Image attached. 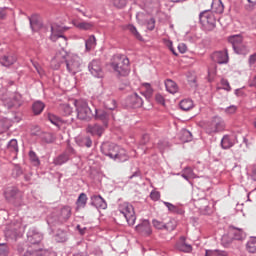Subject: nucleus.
<instances>
[{"mask_svg": "<svg viewBox=\"0 0 256 256\" xmlns=\"http://www.w3.org/2000/svg\"><path fill=\"white\" fill-rule=\"evenodd\" d=\"M100 151L102 155L112 159L113 161H117L118 163H125V161H129V154H127V150L125 148H121V146L104 142L100 147Z\"/></svg>", "mask_w": 256, "mask_h": 256, "instance_id": "f257e3e1", "label": "nucleus"}, {"mask_svg": "<svg viewBox=\"0 0 256 256\" xmlns=\"http://www.w3.org/2000/svg\"><path fill=\"white\" fill-rule=\"evenodd\" d=\"M110 67L118 77L129 75V58L122 54H116L111 58Z\"/></svg>", "mask_w": 256, "mask_h": 256, "instance_id": "f03ea898", "label": "nucleus"}, {"mask_svg": "<svg viewBox=\"0 0 256 256\" xmlns=\"http://www.w3.org/2000/svg\"><path fill=\"white\" fill-rule=\"evenodd\" d=\"M4 199L14 207L23 205V192L16 186H8L4 189Z\"/></svg>", "mask_w": 256, "mask_h": 256, "instance_id": "7ed1b4c3", "label": "nucleus"}, {"mask_svg": "<svg viewBox=\"0 0 256 256\" xmlns=\"http://www.w3.org/2000/svg\"><path fill=\"white\" fill-rule=\"evenodd\" d=\"M74 106L76 107L77 118L80 121H91L93 119V111L89 107L87 100H74Z\"/></svg>", "mask_w": 256, "mask_h": 256, "instance_id": "20e7f679", "label": "nucleus"}, {"mask_svg": "<svg viewBox=\"0 0 256 256\" xmlns=\"http://www.w3.org/2000/svg\"><path fill=\"white\" fill-rule=\"evenodd\" d=\"M228 42L232 44L233 51L236 55H249V46L243 42V36L233 35L228 38Z\"/></svg>", "mask_w": 256, "mask_h": 256, "instance_id": "39448f33", "label": "nucleus"}, {"mask_svg": "<svg viewBox=\"0 0 256 256\" xmlns=\"http://www.w3.org/2000/svg\"><path fill=\"white\" fill-rule=\"evenodd\" d=\"M118 211L125 217L128 225L133 227L135 221H137V216L135 215V208L129 202H123L119 204Z\"/></svg>", "mask_w": 256, "mask_h": 256, "instance_id": "423d86ee", "label": "nucleus"}, {"mask_svg": "<svg viewBox=\"0 0 256 256\" xmlns=\"http://www.w3.org/2000/svg\"><path fill=\"white\" fill-rule=\"evenodd\" d=\"M200 23L204 31H213L217 27V19L211 10H205L199 15Z\"/></svg>", "mask_w": 256, "mask_h": 256, "instance_id": "0eeeda50", "label": "nucleus"}, {"mask_svg": "<svg viewBox=\"0 0 256 256\" xmlns=\"http://www.w3.org/2000/svg\"><path fill=\"white\" fill-rule=\"evenodd\" d=\"M205 131L208 135H215V133H221L225 131V122L221 117H214L210 122L206 124Z\"/></svg>", "mask_w": 256, "mask_h": 256, "instance_id": "6e6552de", "label": "nucleus"}, {"mask_svg": "<svg viewBox=\"0 0 256 256\" xmlns=\"http://www.w3.org/2000/svg\"><path fill=\"white\" fill-rule=\"evenodd\" d=\"M70 55L71 54L65 51L63 48L58 50L50 62L51 68L56 71L60 69L62 63H67Z\"/></svg>", "mask_w": 256, "mask_h": 256, "instance_id": "1a4fd4ad", "label": "nucleus"}, {"mask_svg": "<svg viewBox=\"0 0 256 256\" xmlns=\"http://www.w3.org/2000/svg\"><path fill=\"white\" fill-rule=\"evenodd\" d=\"M81 63V57L76 54H70L68 56V60H66L67 71L72 73V75L79 73V70L81 69Z\"/></svg>", "mask_w": 256, "mask_h": 256, "instance_id": "9d476101", "label": "nucleus"}, {"mask_svg": "<svg viewBox=\"0 0 256 256\" xmlns=\"http://www.w3.org/2000/svg\"><path fill=\"white\" fill-rule=\"evenodd\" d=\"M88 71L97 79H103L105 77V71H103V65L101 60L94 59L88 64Z\"/></svg>", "mask_w": 256, "mask_h": 256, "instance_id": "9b49d317", "label": "nucleus"}, {"mask_svg": "<svg viewBox=\"0 0 256 256\" xmlns=\"http://www.w3.org/2000/svg\"><path fill=\"white\" fill-rule=\"evenodd\" d=\"M111 116L112 114L104 109L95 108L93 113V119H95V121H101L104 127L109 125V119H111Z\"/></svg>", "mask_w": 256, "mask_h": 256, "instance_id": "f8f14e48", "label": "nucleus"}, {"mask_svg": "<svg viewBox=\"0 0 256 256\" xmlns=\"http://www.w3.org/2000/svg\"><path fill=\"white\" fill-rule=\"evenodd\" d=\"M125 105L132 109H139V107H143V98L137 93H132L125 99Z\"/></svg>", "mask_w": 256, "mask_h": 256, "instance_id": "ddd939ff", "label": "nucleus"}, {"mask_svg": "<svg viewBox=\"0 0 256 256\" xmlns=\"http://www.w3.org/2000/svg\"><path fill=\"white\" fill-rule=\"evenodd\" d=\"M23 105V96L19 93H14L9 96V100L6 101V107L8 109H19Z\"/></svg>", "mask_w": 256, "mask_h": 256, "instance_id": "4468645a", "label": "nucleus"}, {"mask_svg": "<svg viewBox=\"0 0 256 256\" xmlns=\"http://www.w3.org/2000/svg\"><path fill=\"white\" fill-rule=\"evenodd\" d=\"M27 239H28V243H30V246L39 247V244L43 240V235L37 232L35 228H31L27 233Z\"/></svg>", "mask_w": 256, "mask_h": 256, "instance_id": "2eb2a0df", "label": "nucleus"}, {"mask_svg": "<svg viewBox=\"0 0 256 256\" xmlns=\"http://www.w3.org/2000/svg\"><path fill=\"white\" fill-rule=\"evenodd\" d=\"M228 231L230 232V235L232 236L234 241H245V239L247 238V234L243 229L235 227L233 225H230L228 227Z\"/></svg>", "mask_w": 256, "mask_h": 256, "instance_id": "dca6fc26", "label": "nucleus"}, {"mask_svg": "<svg viewBox=\"0 0 256 256\" xmlns=\"http://www.w3.org/2000/svg\"><path fill=\"white\" fill-rule=\"evenodd\" d=\"M51 41H57V39H63L65 43H67V38L63 35V27L52 24L51 25V35H50Z\"/></svg>", "mask_w": 256, "mask_h": 256, "instance_id": "f3484780", "label": "nucleus"}, {"mask_svg": "<svg viewBox=\"0 0 256 256\" xmlns=\"http://www.w3.org/2000/svg\"><path fill=\"white\" fill-rule=\"evenodd\" d=\"M137 233L140 235H143L144 237H149L151 233H153V230L151 229V223L149 220H144L142 223L138 224L135 227Z\"/></svg>", "mask_w": 256, "mask_h": 256, "instance_id": "a211bd4d", "label": "nucleus"}, {"mask_svg": "<svg viewBox=\"0 0 256 256\" xmlns=\"http://www.w3.org/2000/svg\"><path fill=\"white\" fill-rule=\"evenodd\" d=\"M71 218V208L69 206L62 207L57 213L58 223H67Z\"/></svg>", "mask_w": 256, "mask_h": 256, "instance_id": "6ab92c4d", "label": "nucleus"}, {"mask_svg": "<svg viewBox=\"0 0 256 256\" xmlns=\"http://www.w3.org/2000/svg\"><path fill=\"white\" fill-rule=\"evenodd\" d=\"M212 59L219 65L229 63V52H227V50L215 52L212 55Z\"/></svg>", "mask_w": 256, "mask_h": 256, "instance_id": "aec40b11", "label": "nucleus"}, {"mask_svg": "<svg viewBox=\"0 0 256 256\" xmlns=\"http://www.w3.org/2000/svg\"><path fill=\"white\" fill-rule=\"evenodd\" d=\"M90 201V205L96 207V209H105L107 207V202L101 195H92Z\"/></svg>", "mask_w": 256, "mask_h": 256, "instance_id": "412c9836", "label": "nucleus"}, {"mask_svg": "<svg viewBox=\"0 0 256 256\" xmlns=\"http://www.w3.org/2000/svg\"><path fill=\"white\" fill-rule=\"evenodd\" d=\"M105 126H101L99 124H90L87 126L86 131L87 133H91L93 136L101 137L105 132Z\"/></svg>", "mask_w": 256, "mask_h": 256, "instance_id": "4be33fe9", "label": "nucleus"}, {"mask_svg": "<svg viewBox=\"0 0 256 256\" xmlns=\"http://www.w3.org/2000/svg\"><path fill=\"white\" fill-rule=\"evenodd\" d=\"M17 62V56L15 54H5L4 56L0 57V64L3 67H11Z\"/></svg>", "mask_w": 256, "mask_h": 256, "instance_id": "5701e85b", "label": "nucleus"}, {"mask_svg": "<svg viewBox=\"0 0 256 256\" xmlns=\"http://www.w3.org/2000/svg\"><path fill=\"white\" fill-rule=\"evenodd\" d=\"M176 249L182 251V253H191V251H193L191 244L185 242V236L180 237L179 241L176 243Z\"/></svg>", "mask_w": 256, "mask_h": 256, "instance_id": "b1692460", "label": "nucleus"}, {"mask_svg": "<svg viewBox=\"0 0 256 256\" xmlns=\"http://www.w3.org/2000/svg\"><path fill=\"white\" fill-rule=\"evenodd\" d=\"M23 256H43V249L39 246H29Z\"/></svg>", "mask_w": 256, "mask_h": 256, "instance_id": "393cba45", "label": "nucleus"}, {"mask_svg": "<svg viewBox=\"0 0 256 256\" xmlns=\"http://www.w3.org/2000/svg\"><path fill=\"white\" fill-rule=\"evenodd\" d=\"M67 231L58 229L54 234V240L56 243H65L67 241Z\"/></svg>", "mask_w": 256, "mask_h": 256, "instance_id": "a878e982", "label": "nucleus"}, {"mask_svg": "<svg viewBox=\"0 0 256 256\" xmlns=\"http://www.w3.org/2000/svg\"><path fill=\"white\" fill-rule=\"evenodd\" d=\"M87 201H88L87 194L81 193L78 196V199L76 201L77 211H79V209H85V207H87Z\"/></svg>", "mask_w": 256, "mask_h": 256, "instance_id": "bb28decb", "label": "nucleus"}, {"mask_svg": "<svg viewBox=\"0 0 256 256\" xmlns=\"http://www.w3.org/2000/svg\"><path fill=\"white\" fill-rule=\"evenodd\" d=\"M76 143L79 145V147H87L88 149L93 147V140H91V137L89 136H84L77 139Z\"/></svg>", "mask_w": 256, "mask_h": 256, "instance_id": "cd10ccee", "label": "nucleus"}, {"mask_svg": "<svg viewBox=\"0 0 256 256\" xmlns=\"http://www.w3.org/2000/svg\"><path fill=\"white\" fill-rule=\"evenodd\" d=\"M74 27H77V29H80L81 31H89L90 29H93V24L89 22H79L77 20L73 21Z\"/></svg>", "mask_w": 256, "mask_h": 256, "instance_id": "c85d7f7f", "label": "nucleus"}, {"mask_svg": "<svg viewBox=\"0 0 256 256\" xmlns=\"http://www.w3.org/2000/svg\"><path fill=\"white\" fill-rule=\"evenodd\" d=\"M233 243H235V240L228 230V233L224 234L221 238V245H223L224 247L227 248V247L232 246Z\"/></svg>", "mask_w": 256, "mask_h": 256, "instance_id": "c756f323", "label": "nucleus"}, {"mask_svg": "<svg viewBox=\"0 0 256 256\" xmlns=\"http://www.w3.org/2000/svg\"><path fill=\"white\" fill-rule=\"evenodd\" d=\"M165 87L168 93H171L172 95H175L177 91H179V87L177 86V83H175L173 80H166Z\"/></svg>", "mask_w": 256, "mask_h": 256, "instance_id": "7c9ffc66", "label": "nucleus"}, {"mask_svg": "<svg viewBox=\"0 0 256 256\" xmlns=\"http://www.w3.org/2000/svg\"><path fill=\"white\" fill-rule=\"evenodd\" d=\"M47 119L48 121H50V123H52V125H55L56 127H58V129H60L61 125H63V120H61V118L55 114L48 113Z\"/></svg>", "mask_w": 256, "mask_h": 256, "instance_id": "2f4dec72", "label": "nucleus"}, {"mask_svg": "<svg viewBox=\"0 0 256 256\" xmlns=\"http://www.w3.org/2000/svg\"><path fill=\"white\" fill-rule=\"evenodd\" d=\"M67 161H69V155H67V153H62L59 156H57L56 158H54L53 160V164L56 166H61V165H65V163H67Z\"/></svg>", "mask_w": 256, "mask_h": 256, "instance_id": "473e14b6", "label": "nucleus"}, {"mask_svg": "<svg viewBox=\"0 0 256 256\" xmlns=\"http://www.w3.org/2000/svg\"><path fill=\"white\" fill-rule=\"evenodd\" d=\"M7 150L10 151L13 155L19 153V145L17 144V139H12L7 144Z\"/></svg>", "mask_w": 256, "mask_h": 256, "instance_id": "72a5a7b5", "label": "nucleus"}, {"mask_svg": "<svg viewBox=\"0 0 256 256\" xmlns=\"http://www.w3.org/2000/svg\"><path fill=\"white\" fill-rule=\"evenodd\" d=\"M43 109H45V103L41 101H36L32 105L34 115H41V113H43Z\"/></svg>", "mask_w": 256, "mask_h": 256, "instance_id": "f704fd0d", "label": "nucleus"}, {"mask_svg": "<svg viewBox=\"0 0 256 256\" xmlns=\"http://www.w3.org/2000/svg\"><path fill=\"white\" fill-rule=\"evenodd\" d=\"M86 51H93L97 47V39L95 35L90 36L85 42Z\"/></svg>", "mask_w": 256, "mask_h": 256, "instance_id": "c9c22d12", "label": "nucleus"}, {"mask_svg": "<svg viewBox=\"0 0 256 256\" xmlns=\"http://www.w3.org/2000/svg\"><path fill=\"white\" fill-rule=\"evenodd\" d=\"M30 27L32 31H39L43 27V24L37 19V16H32L29 18Z\"/></svg>", "mask_w": 256, "mask_h": 256, "instance_id": "e433bc0d", "label": "nucleus"}, {"mask_svg": "<svg viewBox=\"0 0 256 256\" xmlns=\"http://www.w3.org/2000/svg\"><path fill=\"white\" fill-rule=\"evenodd\" d=\"M129 0H110V5L115 9H125Z\"/></svg>", "mask_w": 256, "mask_h": 256, "instance_id": "4c0bfd02", "label": "nucleus"}, {"mask_svg": "<svg viewBox=\"0 0 256 256\" xmlns=\"http://www.w3.org/2000/svg\"><path fill=\"white\" fill-rule=\"evenodd\" d=\"M104 107L108 111H115L117 109V101L113 98H108L104 101Z\"/></svg>", "mask_w": 256, "mask_h": 256, "instance_id": "58836bf2", "label": "nucleus"}, {"mask_svg": "<svg viewBox=\"0 0 256 256\" xmlns=\"http://www.w3.org/2000/svg\"><path fill=\"white\" fill-rule=\"evenodd\" d=\"M221 147L222 149H231L233 147V140L229 135H224L221 140Z\"/></svg>", "mask_w": 256, "mask_h": 256, "instance_id": "ea45409f", "label": "nucleus"}, {"mask_svg": "<svg viewBox=\"0 0 256 256\" xmlns=\"http://www.w3.org/2000/svg\"><path fill=\"white\" fill-rule=\"evenodd\" d=\"M212 9L215 11V13L221 14L223 11H225V6L223 5V2L221 0H215L212 3Z\"/></svg>", "mask_w": 256, "mask_h": 256, "instance_id": "a19ab883", "label": "nucleus"}, {"mask_svg": "<svg viewBox=\"0 0 256 256\" xmlns=\"http://www.w3.org/2000/svg\"><path fill=\"white\" fill-rule=\"evenodd\" d=\"M11 127V120L0 118V134L5 133Z\"/></svg>", "mask_w": 256, "mask_h": 256, "instance_id": "79ce46f5", "label": "nucleus"}, {"mask_svg": "<svg viewBox=\"0 0 256 256\" xmlns=\"http://www.w3.org/2000/svg\"><path fill=\"white\" fill-rule=\"evenodd\" d=\"M229 256V253L225 250H206L205 256Z\"/></svg>", "mask_w": 256, "mask_h": 256, "instance_id": "37998d69", "label": "nucleus"}, {"mask_svg": "<svg viewBox=\"0 0 256 256\" xmlns=\"http://www.w3.org/2000/svg\"><path fill=\"white\" fill-rule=\"evenodd\" d=\"M180 109L182 111H189L193 109V100L191 99H184L180 102Z\"/></svg>", "mask_w": 256, "mask_h": 256, "instance_id": "c03bdc74", "label": "nucleus"}, {"mask_svg": "<svg viewBox=\"0 0 256 256\" xmlns=\"http://www.w3.org/2000/svg\"><path fill=\"white\" fill-rule=\"evenodd\" d=\"M11 93L6 88H0V101L7 107V101H9Z\"/></svg>", "mask_w": 256, "mask_h": 256, "instance_id": "a18cd8bd", "label": "nucleus"}, {"mask_svg": "<svg viewBox=\"0 0 256 256\" xmlns=\"http://www.w3.org/2000/svg\"><path fill=\"white\" fill-rule=\"evenodd\" d=\"M144 87V92H142V95L146 98V99H151V97L153 96V88L151 87V84L149 83H144L143 84Z\"/></svg>", "mask_w": 256, "mask_h": 256, "instance_id": "49530a36", "label": "nucleus"}, {"mask_svg": "<svg viewBox=\"0 0 256 256\" xmlns=\"http://www.w3.org/2000/svg\"><path fill=\"white\" fill-rule=\"evenodd\" d=\"M29 159L35 167H39L41 165V160H39V156H37V153H35V151L33 150L29 152Z\"/></svg>", "mask_w": 256, "mask_h": 256, "instance_id": "de8ad7c7", "label": "nucleus"}, {"mask_svg": "<svg viewBox=\"0 0 256 256\" xmlns=\"http://www.w3.org/2000/svg\"><path fill=\"white\" fill-rule=\"evenodd\" d=\"M128 31L136 38L138 41H143V36L137 31V28L133 24L127 26Z\"/></svg>", "mask_w": 256, "mask_h": 256, "instance_id": "09e8293b", "label": "nucleus"}, {"mask_svg": "<svg viewBox=\"0 0 256 256\" xmlns=\"http://www.w3.org/2000/svg\"><path fill=\"white\" fill-rule=\"evenodd\" d=\"M181 141L184 143H189V141H193V134L189 130H182L181 132Z\"/></svg>", "mask_w": 256, "mask_h": 256, "instance_id": "8fccbe9b", "label": "nucleus"}, {"mask_svg": "<svg viewBox=\"0 0 256 256\" xmlns=\"http://www.w3.org/2000/svg\"><path fill=\"white\" fill-rule=\"evenodd\" d=\"M248 253H256V238L250 239L246 244Z\"/></svg>", "mask_w": 256, "mask_h": 256, "instance_id": "3c124183", "label": "nucleus"}, {"mask_svg": "<svg viewBox=\"0 0 256 256\" xmlns=\"http://www.w3.org/2000/svg\"><path fill=\"white\" fill-rule=\"evenodd\" d=\"M152 225L155 229H158V230L165 229V223L163 221H160V220H157V219L152 220Z\"/></svg>", "mask_w": 256, "mask_h": 256, "instance_id": "603ef678", "label": "nucleus"}, {"mask_svg": "<svg viewBox=\"0 0 256 256\" xmlns=\"http://www.w3.org/2000/svg\"><path fill=\"white\" fill-rule=\"evenodd\" d=\"M177 228V223L173 220L169 221L168 223L164 224V229L166 231H175Z\"/></svg>", "mask_w": 256, "mask_h": 256, "instance_id": "864d4df0", "label": "nucleus"}, {"mask_svg": "<svg viewBox=\"0 0 256 256\" xmlns=\"http://www.w3.org/2000/svg\"><path fill=\"white\" fill-rule=\"evenodd\" d=\"M9 255V246L5 243H0V256Z\"/></svg>", "mask_w": 256, "mask_h": 256, "instance_id": "5fc2aeb1", "label": "nucleus"}, {"mask_svg": "<svg viewBox=\"0 0 256 256\" xmlns=\"http://www.w3.org/2000/svg\"><path fill=\"white\" fill-rule=\"evenodd\" d=\"M43 141H45V143H53L55 141V136L53 133H45L43 135Z\"/></svg>", "mask_w": 256, "mask_h": 256, "instance_id": "6e6d98bb", "label": "nucleus"}, {"mask_svg": "<svg viewBox=\"0 0 256 256\" xmlns=\"http://www.w3.org/2000/svg\"><path fill=\"white\" fill-rule=\"evenodd\" d=\"M200 210L204 211V213H209V211H211V208L209 207V202L207 200L201 201Z\"/></svg>", "mask_w": 256, "mask_h": 256, "instance_id": "4d7b16f0", "label": "nucleus"}, {"mask_svg": "<svg viewBox=\"0 0 256 256\" xmlns=\"http://www.w3.org/2000/svg\"><path fill=\"white\" fill-rule=\"evenodd\" d=\"M167 147H169V141H167V140H160L158 142V149L160 151H165L167 149Z\"/></svg>", "mask_w": 256, "mask_h": 256, "instance_id": "13d9d810", "label": "nucleus"}, {"mask_svg": "<svg viewBox=\"0 0 256 256\" xmlns=\"http://www.w3.org/2000/svg\"><path fill=\"white\" fill-rule=\"evenodd\" d=\"M66 155H68V159H70L71 156L77 155V151L74 150L69 144L66 147V150L64 151Z\"/></svg>", "mask_w": 256, "mask_h": 256, "instance_id": "bf43d9fd", "label": "nucleus"}, {"mask_svg": "<svg viewBox=\"0 0 256 256\" xmlns=\"http://www.w3.org/2000/svg\"><path fill=\"white\" fill-rule=\"evenodd\" d=\"M150 198L152 201H159L161 199V192L153 190L150 193Z\"/></svg>", "mask_w": 256, "mask_h": 256, "instance_id": "052dcab7", "label": "nucleus"}, {"mask_svg": "<svg viewBox=\"0 0 256 256\" xmlns=\"http://www.w3.org/2000/svg\"><path fill=\"white\" fill-rule=\"evenodd\" d=\"M222 89L225 91H231V85H229V81L227 79L221 80Z\"/></svg>", "mask_w": 256, "mask_h": 256, "instance_id": "680f3d73", "label": "nucleus"}, {"mask_svg": "<svg viewBox=\"0 0 256 256\" xmlns=\"http://www.w3.org/2000/svg\"><path fill=\"white\" fill-rule=\"evenodd\" d=\"M236 112H237V106L235 105H231L225 109V113H227L228 115H233Z\"/></svg>", "mask_w": 256, "mask_h": 256, "instance_id": "e2e57ef3", "label": "nucleus"}, {"mask_svg": "<svg viewBox=\"0 0 256 256\" xmlns=\"http://www.w3.org/2000/svg\"><path fill=\"white\" fill-rule=\"evenodd\" d=\"M7 7L0 8V21H4V19H7Z\"/></svg>", "mask_w": 256, "mask_h": 256, "instance_id": "0e129e2a", "label": "nucleus"}, {"mask_svg": "<svg viewBox=\"0 0 256 256\" xmlns=\"http://www.w3.org/2000/svg\"><path fill=\"white\" fill-rule=\"evenodd\" d=\"M62 107L64 109V115H71L73 113V108L69 104H64Z\"/></svg>", "mask_w": 256, "mask_h": 256, "instance_id": "69168bd1", "label": "nucleus"}, {"mask_svg": "<svg viewBox=\"0 0 256 256\" xmlns=\"http://www.w3.org/2000/svg\"><path fill=\"white\" fill-rule=\"evenodd\" d=\"M147 29L149 31H153V29H155V20H154V18H151L150 20H148Z\"/></svg>", "mask_w": 256, "mask_h": 256, "instance_id": "338daca9", "label": "nucleus"}, {"mask_svg": "<svg viewBox=\"0 0 256 256\" xmlns=\"http://www.w3.org/2000/svg\"><path fill=\"white\" fill-rule=\"evenodd\" d=\"M42 256H57V252L53 250H43L42 249Z\"/></svg>", "mask_w": 256, "mask_h": 256, "instance_id": "774afa93", "label": "nucleus"}]
</instances>
